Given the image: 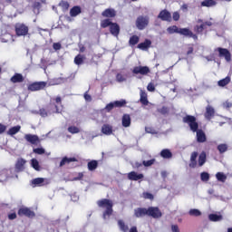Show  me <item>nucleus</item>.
I'll return each instance as SVG.
<instances>
[{
	"label": "nucleus",
	"mask_w": 232,
	"mask_h": 232,
	"mask_svg": "<svg viewBox=\"0 0 232 232\" xmlns=\"http://www.w3.org/2000/svg\"><path fill=\"white\" fill-rule=\"evenodd\" d=\"M142 197H143V198L148 199V200H153V198H155L153 194H151L150 192H143Z\"/></svg>",
	"instance_id": "52"
},
{
	"label": "nucleus",
	"mask_w": 232,
	"mask_h": 232,
	"mask_svg": "<svg viewBox=\"0 0 232 232\" xmlns=\"http://www.w3.org/2000/svg\"><path fill=\"white\" fill-rule=\"evenodd\" d=\"M39 115H41L44 119L48 117L50 115V112L48 111V106L45 108H42L39 110Z\"/></svg>",
	"instance_id": "47"
},
{
	"label": "nucleus",
	"mask_w": 232,
	"mask_h": 232,
	"mask_svg": "<svg viewBox=\"0 0 232 232\" xmlns=\"http://www.w3.org/2000/svg\"><path fill=\"white\" fill-rule=\"evenodd\" d=\"M10 170L7 169H4L0 171V182H5V180L8 179Z\"/></svg>",
	"instance_id": "33"
},
{
	"label": "nucleus",
	"mask_w": 232,
	"mask_h": 232,
	"mask_svg": "<svg viewBox=\"0 0 232 232\" xmlns=\"http://www.w3.org/2000/svg\"><path fill=\"white\" fill-rule=\"evenodd\" d=\"M158 113H160L161 115H168V113H169V108L163 106L158 109Z\"/></svg>",
	"instance_id": "49"
},
{
	"label": "nucleus",
	"mask_w": 232,
	"mask_h": 232,
	"mask_svg": "<svg viewBox=\"0 0 232 232\" xmlns=\"http://www.w3.org/2000/svg\"><path fill=\"white\" fill-rule=\"evenodd\" d=\"M26 165V160L23 158H19L16 160V163L14 165V169L17 173H21V171H24V166Z\"/></svg>",
	"instance_id": "13"
},
{
	"label": "nucleus",
	"mask_w": 232,
	"mask_h": 232,
	"mask_svg": "<svg viewBox=\"0 0 232 232\" xmlns=\"http://www.w3.org/2000/svg\"><path fill=\"white\" fill-rule=\"evenodd\" d=\"M49 115L64 113V105L63 104V98L61 96L53 97L47 105Z\"/></svg>",
	"instance_id": "3"
},
{
	"label": "nucleus",
	"mask_w": 232,
	"mask_h": 232,
	"mask_svg": "<svg viewBox=\"0 0 232 232\" xmlns=\"http://www.w3.org/2000/svg\"><path fill=\"white\" fill-rule=\"evenodd\" d=\"M188 215L190 217H200V215H202V212H200V210L197 209V208H191L188 211Z\"/></svg>",
	"instance_id": "46"
},
{
	"label": "nucleus",
	"mask_w": 232,
	"mask_h": 232,
	"mask_svg": "<svg viewBox=\"0 0 232 232\" xmlns=\"http://www.w3.org/2000/svg\"><path fill=\"white\" fill-rule=\"evenodd\" d=\"M171 231L172 232H180V229L179 228V225H171Z\"/></svg>",
	"instance_id": "63"
},
{
	"label": "nucleus",
	"mask_w": 232,
	"mask_h": 232,
	"mask_svg": "<svg viewBox=\"0 0 232 232\" xmlns=\"http://www.w3.org/2000/svg\"><path fill=\"white\" fill-rule=\"evenodd\" d=\"M102 15L107 19H112L113 17H116L117 11L113 8H107L102 13Z\"/></svg>",
	"instance_id": "16"
},
{
	"label": "nucleus",
	"mask_w": 232,
	"mask_h": 232,
	"mask_svg": "<svg viewBox=\"0 0 232 232\" xmlns=\"http://www.w3.org/2000/svg\"><path fill=\"white\" fill-rule=\"evenodd\" d=\"M98 208L105 209L102 213L103 220L110 219V217L113 215V201L108 198H102L97 201Z\"/></svg>",
	"instance_id": "4"
},
{
	"label": "nucleus",
	"mask_w": 232,
	"mask_h": 232,
	"mask_svg": "<svg viewBox=\"0 0 232 232\" xmlns=\"http://www.w3.org/2000/svg\"><path fill=\"white\" fill-rule=\"evenodd\" d=\"M139 41H140V38H139L138 35L134 34L130 36L129 40L130 46H135V44H139Z\"/></svg>",
	"instance_id": "38"
},
{
	"label": "nucleus",
	"mask_w": 232,
	"mask_h": 232,
	"mask_svg": "<svg viewBox=\"0 0 232 232\" xmlns=\"http://www.w3.org/2000/svg\"><path fill=\"white\" fill-rule=\"evenodd\" d=\"M17 215L18 217H26V218H35V212L28 207H21Z\"/></svg>",
	"instance_id": "7"
},
{
	"label": "nucleus",
	"mask_w": 232,
	"mask_h": 232,
	"mask_svg": "<svg viewBox=\"0 0 232 232\" xmlns=\"http://www.w3.org/2000/svg\"><path fill=\"white\" fill-rule=\"evenodd\" d=\"M207 26H213V23L207 21L202 23L200 25H196L194 27V32H196V34H202V32L206 30Z\"/></svg>",
	"instance_id": "14"
},
{
	"label": "nucleus",
	"mask_w": 232,
	"mask_h": 232,
	"mask_svg": "<svg viewBox=\"0 0 232 232\" xmlns=\"http://www.w3.org/2000/svg\"><path fill=\"white\" fill-rule=\"evenodd\" d=\"M118 226H119L121 231H122V232L130 231V227H128V225H126V223L122 219L118 220Z\"/></svg>",
	"instance_id": "35"
},
{
	"label": "nucleus",
	"mask_w": 232,
	"mask_h": 232,
	"mask_svg": "<svg viewBox=\"0 0 232 232\" xmlns=\"http://www.w3.org/2000/svg\"><path fill=\"white\" fill-rule=\"evenodd\" d=\"M121 124L123 128H130V126H131V117L130 114H123L121 118Z\"/></svg>",
	"instance_id": "22"
},
{
	"label": "nucleus",
	"mask_w": 232,
	"mask_h": 232,
	"mask_svg": "<svg viewBox=\"0 0 232 232\" xmlns=\"http://www.w3.org/2000/svg\"><path fill=\"white\" fill-rule=\"evenodd\" d=\"M34 153L36 155H44L45 151L44 148H36L33 150Z\"/></svg>",
	"instance_id": "53"
},
{
	"label": "nucleus",
	"mask_w": 232,
	"mask_h": 232,
	"mask_svg": "<svg viewBox=\"0 0 232 232\" xmlns=\"http://www.w3.org/2000/svg\"><path fill=\"white\" fill-rule=\"evenodd\" d=\"M19 131H21V125H16L8 130L7 135H11V137H13V135H16Z\"/></svg>",
	"instance_id": "34"
},
{
	"label": "nucleus",
	"mask_w": 232,
	"mask_h": 232,
	"mask_svg": "<svg viewBox=\"0 0 232 232\" xmlns=\"http://www.w3.org/2000/svg\"><path fill=\"white\" fill-rule=\"evenodd\" d=\"M132 73L135 75H148L150 73V67L148 66H136L132 70Z\"/></svg>",
	"instance_id": "11"
},
{
	"label": "nucleus",
	"mask_w": 232,
	"mask_h": 232,
	"mask_svg": "<svg viewBox=\"0 0 232 232\" xmlns=\"http://www.w3.org/2000/svg\"><path fill=\"white\" fill-rule=\"evenodd\" d=\"M148 92H154L155 91V85L151 82H150L147 86Z\"/></svg>",
	"instance_id": "61"
},
{
	"label": "nucleus",
	"mask_w": 232,
	"mask_h": 232,
	"mask_svg": "<svg viewBox=\"0 0 232 232\" xmlns=\"http://www.w3.org/2000/svg\"><path fill=\"white\" fill-rule=\"evenodd\" d=\"M48 86V82H34L27 86V90L29 92H41V90H44Z\"/></svg>",
	"instance_id": "6"
},
{
	"label": "nucleus",
	"mask_w": 232,
	"mask_h": 232,
	"mask_svg": "<svg viewBox=\"0 0 232 232\" xmlns=\"http://www.w3.org/2000/svg\"><path fill=\"white\" fill-rule=\"evenodd\" d=\"M82 13V9L79 5H74L72 8L70 10V15L71 17H77L80 14Z\"/></svg>",
	"instance_id": "26"
},
{
	"label": "nucleus",
	"mask_w": 232,
	"mask_h": 232,
	"mask_svg": "<svg viewBox=\"0 0 232 232\" xmlns=\"http://www.w3.org/2000/svg\"><path fill=\"white\" fill-rule=\"evenodd\" d=\"M6 131V125L0 123V135H3Z\"/></svg>",
	"instance_id": "62"
},
{
	"label": "nucleus",
	"mask_w": 232,
	"mask_h": 232,
	"mask_svg": "<svg viewBox=\"0 0 232 232\" xmlns=\"http://www.w3.org/2000/svg\"><path fill=\"white\" fill-rule=\"evenodd\" d=\"M116 81L118 82H124V81H126V78H124V76L121 73H118L116 75Z\"/></svg>",
	"instance_id": "56"
},
{
	"label": "nucleus",
	"mask_w": 232,
	"mask_h": 232,
	"mask_svg": "<svg viewBox=\"0 0 232 232\" xmlns=\"http://www.w3.org/2000/svg\"><path fill=\"white\" fill-rule=\"evenodd\" d=\"M53 50H61V48H63V45H61V43H54L53 44Z\"/></svg>",
	"instance_id": "60"
},
{
	"label": "nucleus",
	"mask_w": 232,
	"mask_h": 232,
	"mask_svg": "<svg viewBox=\"0 0 232 232\" xmlns=\"http://www.w3.org/2000/svg\"><path fill=\"white\" fill-rule=\"evenodd\" d=\"M180 28H179L177 25H172L167 28V32L169 34H179Z\"/></svg>",
	"instance_id": "44"
},
{
	"label": "nucleus",
	"mask_w": 232,
	"mask_h": 232,
	"mask_svg": "<svg viewBox=\"0 0 232 232\" xmlns=\"http://www.w3.org/2000/svg\"><path fill=\"white\" fill-rule=\"evenodd\" d=\"M68 131H69V133L75 134V133H79V131H81V130H79V128H77L75 126H70L68 128Z\"/></svg>",
	"instance_id": "54"
},
{
	"label": "nucleus",
	"mask_w": 232,
	"mask_h": 232,
	"mask_svg": "<svg viewBox=\"0 0 232 232\" xmlns=\"http://www.w3.org/2000/svg\"><path fill=\"white\" fill-rule=\"evenodd\" d=\"M200 179H201L202 182H208L209 181V173L201 172Z\"/></svg>",
	"instance_id": "50"
},
{
	"label": "nucleus",
	"mask_w": 232,
	"mask_h": 232,
	"mask_svg": "<svg viewBox=\"0 0 232 232\" xmlns=\"http://www.w3.org/2000/svg\"><path fill=\"white\" fill-rule=\"evenodd\" d=\"M158 17L159 19H161V21L171 22V13L166 9L160 11Z\"/></svg>",
	"instance_id": "17"
},
{
	"label": "nucleus",
	"mask_w": 232,
	"mask_h": 232,
	"mask_svg": "<svg viewBox=\"0 0 232 232\" xmlns=\"http://www.w3.org/2000/svg\"><path fill=\"white\" fill-rule=\"evenodd\" d=\"M184 124H188L190 128V131L196 133L197 141L199 143H204L208 140V137L206 136V132L202 130V129H198V122H197V118L193 115H186L182 119Z\"/></svg>",
	"instance_id": "1"
},
{
	"label": "nucleus",
	"mask_w": 232,
	"mask_h": 232,
	"mask_svg": "<svg viewBox=\"0 0 232 232\" xmlns=\"http://www.w3.org/2000/svg\"><path fill=\"white\" fill-rule=\"evenodd\" d=\"M87 168H88L89 171H95V169H97V168H99V161H97L95 160L89 161L87 164Z\"/></svg>",
	"instance_id": "32"
},
{
	"label": "nucleus",
	"mask_w": 232,
	"mask_h": 232,
	"mask_svg": "<svg viewBox=\"0 0 232 232\" xmlns=\"http://www.w3.org/2000/svg\"><path fill=\"white\" fill-rule=\"evenodd\" d=\"M172 19L173 21H179V19H180V14H179V12H174L172 14Z\"/></svg>",
	"instance_id": "58"
},
{
	"label": "nucleus",
	"mask_w": 232,
	"mask_h": 232,
	"mask_svg": "<svg viewBox=\"0 0 232 232\" xmlns=\"http://www.w3.org/2000/svg\"><path fill=\"white\" fill-rule=\"evenodd\" d=\"M180 35H184L185 37H192V39H198L197 34H193L191 30L188 28H179V33Z\"/></svg>",
	"instance_id": "20"
},
{
	"label": "nucleus",
	"mask_w": 232,
	"mask_h": 232,
	"mask_svg": "<svg viewBox=\"0 0 232 232\" xmlns=\"http://www.w3.org/2000/svg\"><path fill=\"white\" fill-rule=\"evenodd\" d=\"M83 97L87 102H92V95L88 94V91L83 94Z\"/></svg>",
	"instance_id": "59"
},
{
	"label": "nucleus",
	"mask_w": 232,
	"mask_h": 232,
	"mask_svg": "<svg viewBox=\"0 0 232 232\" xmlns=\"http://www.w3.org/2000/svg\"><path fill=\"white\" fill-rule=\"evenodd\" d=\"M197 157H198V152L194 151L191 153L189 168H197Z\"/></svg>",
	"instance_id": "29"
},
{
	"label": "nucleus",
	"mask_w": 232,
	"mask_h": 232,
	"mask_svg": "<svg viewBox=\"0 0 232 232\" xmlns=\"http://www.w3.org/2000/svg\"><path fill=\"white\" fill-rule=\"evenodd\" d=\"M113 103L114 108H124V106L127 104L126 100L115 101Z\"/></svg>",
	"instance_id": "45"
},
{
	"label": "nucleus",
	"mask_w": 232,
	"mask_h": 232,
	"mask_svg": "<svg viewBox=\"0 0 232 232\" xmlns=\"http://www.w3.org/2000/svg\"><path fill=\"white\" fill-rule=\"evenodd\" d=\"M140 102H141L143 106H148V104H150V102L148 101V93L145 92V91L140 90Z\"/></svg>",
	"instance_id": "24"
},
{
	"label": "nucleus",
	"mask_w": 232,
	"mask_h": 232,
	"mask_svg": "<svg viewBox=\"0 0 232 232\" xmlns=\"http://www.w3.org/2000/svg\"><path fill=\"white\" fill-rule=\"evenodd\" d=\"M215 52H218V57L225 59L227 63H231V52H229V50L218 47Z\"/></svg>",
	"instance_id": "9"
},
{
	"label": "nucleus",
	"mask_w": 232,
	"mask_h": 232,
	"mask_svg": "<svg viewBox=\"0 0 232 232\" xmlns=\"http://www.w3.org/2000/svg\"><path fill=\"white\" fill-rule=\"evenodd\" d=\"M160 157H162V159H172L173 157V153L171 152V150H169V149H163L160 153Z\"/></svg>",
	"instance_id": "31"
},
{
	"label": "nucleus",
	"mask_w": 232,
	"mask_h": 232,
	"mask_svg": "<svg viewBox=\"0 0 232 232\" xmlns=\"http://www.w3.org/2000/svg\"><path fill=\"white\" fill-rule=\"evenodd\" d=\"M217 5V1L215 0H204L201 2V6H205L207 8H209L211 6H216Z\"/></svg>",
	"instance_id": "37"
},
{
	"label": "nucleus",
	"mask_w": 232,
	"mask_h": 232,
	"mask_svg": "<svg viewBox=\"0 0 232 232\" xmlns=\"http://www.w3.org/2000/svg\"><path fill=\"white\" fill-rule=\"evenodd\" d=\"M113 22L110 18H106L101 22V28H108V26L110 28Z\"/></svg>",
	"instance_id": "41"
},
{
	"label": "nucleus",
	"mask_w": 232,
	"mask_h": 232,
	"mask_svg": "<svg viewBox=\"0 0 232 232\" xmlns=\"http://www.w3.org/2000/svg\"><path fill=\"white\" fill-rule=\"evenodd\" d=\"M84 61H86V56L84 54H78L74 57V64H76L77 66L84 64Z\"/></svg>",
	"instance_id": "30"
},
{
	"label": "nucleus",
	"mask_w": 232,
	"mask_h": 232,
	"mask_svg": "<svg viewBox=\"0 0 232 232\" xmlns=\"http://www.w3.org/2000/svg\"><path fill=\"white\" fill-rule=\"evenodd\" d=\"M102 133H103V135H111V133H113V127L110 124H103L102 126Z\"/></svg>",
	"instance_id": "27"
},
{
	"label": "nucleus",
	"mask_w": 232,
	"mask_h": 232,
	"mask_svg": "<svg viewBox=\"0 0 232 232\" xmlns=\"http://www.w3.org/2000/svg\"><path fill=\"white\" fill-rule=\"evenodd\" d=\"M113 108H115V104H114L113 102H112L108 103V104L105 106L104 110H105L106 111H108V113H110V111H111V110H113Z\"/></svg>",
	"instance_id": "55"
},
{
	"label": "nucleus",
	"mask_w": 232,
	"mask_h": 232,
	"mask_svg": "<svg viewBox=\"0 0 232 232\" xmlns=\"http://www.w3.org/2000/svg\"><path fill=\"white\" fill-rule=\"evenodd\" d=\"M229 82H231V77L227 76L226 78L219 80L218 82V86H220L221 88H224V86H227V84H229Z\"/></svg>",
	"instance_id": "36"
},
{
	"label": "nucleus",
	"mask_w": 232,
	"mask_h": 232,
	"mask_svg": "<svg viewBox=\"0 0 232 232\" xmlns=\"http://www.w3.org/2000/svg\"><path fill=\"white\" fill-rule=\"evenodd\" d=\"M228 148L229 147L226 143H221V144L218 145V150L219 151L220 155L226 153V151H227Z\"/></svg>",
	"instance_id": "40"
},
{
	"label": "nucleus",
	"mask_w": 232,
	"mask_h": 232,
	"mask_svg": "<svg viewBox=\"0 0 232 232\" xmlns=\"http://www.w3.org/2000/svg\"><path fill=\"white\" fill-rule=\"evenodd\" d=\"M110 33L114 37H119V34H121V26L117 23H112L111 27H109Z\"/></svg>",
	"instance_id": "19"
},
{
	"label": "nucleus",
	"mask_w": 232,
	"mask_h": 232,
	"mask_svg": "<svg viewBox=\"0 0 232 232\" xmlns=\"http://www.w3.org/2000/svg\"><path fill=\"white\" fill-rule=\"evenodd\" d=\"M142 165H143L142 163L136 161L132 166V168H134L135 169H139V168H142Z\"/></svg>",
	"instance_id": "64"
},
{
	"label": "nucleus",
	"mask_w": 232,
	"mask_h": 232,
	"mask_svg": "<svg viewBox=\"0 0 232 232\" xmlns=\"http://www.w3.org/2000/svg\"><path fill=\"white\" fill-rule=\"evenodd\" d=\"M216 179L219 182H226V180H227V176H226V174H224L223 172H218L216 174Z\"/></svg>",
	"instance_id": "42"
},
{
	"label": "nucleus",
	"mask_w": 232,
	"mask_h": 232,
	"mask_svg": "<svg viewBox=\"0 0 232 232\" xmlns=\"http://www.w3.org/2000/svg\"><path fill=\"white\" fill-rule=\"evenodd\" d=\"M72 162H79V160H77V158L75 157H72V158L63 157L60 161V168H63V166H66V164H70Z\"/></svg>",
	"instance_id": "21"
},
{
	"label": "nucleus",
	"mask_w": 232,
	"mask_h": 232,
	"mask_svg": "<svg viewBox=\"0 0 232 232\" xmlns=\"http://www.w3.org/2000/svg\"><path fill=\"white\" fill-rule=\"evenodd\" d=\"M208 218L211 222H220L222 220V215H218V214H210L208 216Z\"/></svg>",
	"instance_id": "39"
},
{
	"label": "nucleus",
	"mask_w": 232,
	"mask_h": 232,
	"mask_svg": "<svg viewBox=\"0 0 232 232\" xmlns=\"http://www.w3.org/2000/svg\"><path fill=\"white\" fill-rule=\"evenodd\" d=\"M10 81L14 84L17 82H24V77L23 76V74L16 72L14 76L11 77Z\"/></svg>",
	"instance_id": "25"
},
{
	"label": "nucleus",
	"mask_w": 232,
	"mask_h": 232,
	"mask_svg": "<svg viewBox=\"0 0 232 232\" xmlns=\"http://www.w3.org/2000/svg\"><path fill=\"white\" fill-rule=\"evenodd\" d=\"M151 47V40L150 39H145L143 43H140L138 44L139 50H148V48Z\"/></svg>",
	"instance_id": "28"
},
{
	"label": "nucleus",
	"mask_w": 232,
	"mask_h": 232,
	"mask_svg": "<svg viewBox=\"0 0 232 232\" xmlns=\"http://www.w3.org/2000/svg\"><path fill=\"white\" fill-rule=\"evenodd\" d=\"M208 160V156L206 154V151H202L199 156H198V166L199 168H202V166H204L206 164Z\"/></svg>",
	"instance_id": "23"
},
{
	"label": "nucleus",
	"mask_w": 232,
	"mask_h": 232,
	"mask_svg": "<svg viewBox=\"0 0 232 232\" xmlns=\"http://www.w3.org/2000/svg\"><path fill=\"white\" fill-rule=\"evenodd\" d=\"M155 159H151L150 160H143L142 164L145 166V168H150V166H153V164H155Z\"/></svg>",
	"instance_id": "51"
},
{
	"label": "nucleus",
	"mask_w": 232,
	"mask_h": 232,
	"mask_svg": "<svg viewBox=\"0 0 232 232\" xmlns=\"http://www.w3.org/2000/svg\"><path fill=\"white\" fill-rule=\"evenodd\" d=\"M134 215L137 218H142V217H151V218H161L162 211L159 207L138 208L134 210Z\"/></svg>",
	"instance_id": "2"
},
{
	"label": "nucleus",
	"mask_w": 232,
	"mask_h": 232,
	"mask_svg": "<svg viewBox=\"0 0 232 232\" xmlns=\"http://www.w3.org/2000/svg\"><path fill=\"white\" fill-rule=\"evenodd\" d=\"M24 139L32 146H39L41 144V139L35 134H25Z\"/></svg>",
	"instance_id": "10"
},
{
	"label": "nucleus",
	"mask_w": 232,
	"mask_h": 232,
	"mask_svg": "<svg viewBox=\"0 0 232 232\" xmlns=\"http://www.w3.org/2000/svg\"><path fill=\"white\" fill-rule=\"evenodd\" d=\"M135 24L138 30H144L150 24V17L140 15L137 17Z\"/></svg>",
	"instance_id": "8"
},
{
	"label": "nucleus",
	"mask_w": 232,
	"mask_h": 232,
	"mask_svg": "<svg viewBox=\"0 0 232 232\" xmlns=\"http://www.w3.org/2000/svg\"><path fill=\"white\" fill-rule=\"evenodd\" d=\"M7 218L9 220H15V218H17V214L15 212L10 213Z\"/></svg>",
	"instance_id": "57"
},
{
	"label": "nucleus",
	"mask_w": 232,
	"mask_h": 232,
	"mask_svg": "<svg viewBox=\"0 0 232 232\" xmlns=\"http://www.w3.org/2000/svg\"><path fill=\"white\" fill-rule=\"evenodd\" d=\"M204 117L207 121H211L215 117V109L210 105L207 106Z\"/></svg>",
	"instance_id": "18"
},
{
	"label": "nucleus",
	"mask_w": 232,
	"mask_h": 232,
	"mask_svg": "<svg viewBox=\"0 0 232 232\" xmlns=\"http://www.w3.org/2000/svg\"><path fill=\"white\" fill-rule=\"evenodd\" d=\"M31 166L35 169V171H41V165H39V161L37 160H31Z\"/></svg>",
	"instance_id": "43"
},
{
	"label": "nucleus",
	"mask_w": 232,
	"mask_h": 232,
	"mask_svg": "<svg viewBox=\"0 0 232 232\" xmlns=\"http://www.w3.org/2000/svg\"><path fill=\"white\" fill-rule=\"evenodd\" d=\"M29 30L30 28L25 24L17 23L14 24V31L17 37H24L28 35Z\"/></svg>",
	"instance_id": "5"
},
{
	"label": "nucleus",
	"mask_w": 232,
	"mask_h": 232,
	"mask_svg": "<svg viewBox=\"0 0 232 232\" xmlns=\"http://www.w3.org/2000/svg\"><path fill=\"white\" fill-rule=\"evenodd\" d=\"M59 6H61V8L63 12H66V10H68V8H70V3L66 2V1H61L59 4Z\"/></svg>",
	"instance_id": "48"
},
{
	"label": "nucleus",
	"mask_w": 232,
	"mask_h": 232,
	"mask_svg": "<svg viewBox=\"0 0 232 232\" xmlns=\"http://www.w3.org/2000/svg\"><path fill=\"white\" fill-rule=\"evenodd\" d=\"M34 188H41L43 186H48V181L44 178H35L31 182Z\"/></svg>",
	"instance_id": "12"
},
{
	"label": "nucleus",
	"mask_w": 232,
	"mask_h": 232,
	"mask_svg": "<svg viewBox=\"0 0 232 232\" xmlns=\"http://www.w3.org/2000/svg\"><path fill=\"white\" fill-rule=\"evenodd\" d=\"M128 179L129 180H142L144 179V174L142 173H137L136 171H130L127 174Z\"/></svg>",
	"instance_id": "15"
}]
</instances>
